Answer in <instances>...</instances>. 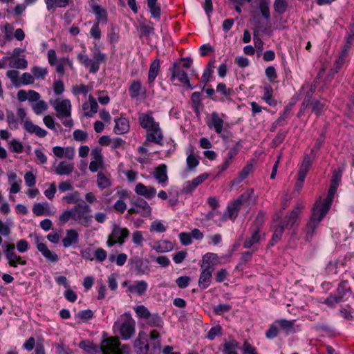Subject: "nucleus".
<instances>
[{
	"label": "nucleus",
	"instance_id": "obj_58",
	"mask_svg": "<svg viewBox=\"0 0 354 354\" xmlns=\"http://www.w3.org/2000/svg\"><path fill=\"white\" fill-rule=\"evenodd\" d=\"M6 116L8 127L12 130L17 129L18 128V122L14 113L12 111L7 110Z\"/></svg>",
	"mask_w": 354,
	"mask_h": 354
},
{
	"label": "nucleus",
	"instance_id": "obj_61",
	"mask_svg": "<svg viewBox=\"0 0 354 354\" xmlns=\"http://www.w3.org/2000/svg\"><path fill=\"white\" fill-rule=\"evenodd\" d=\"M6 76L10 80L12 84L18 86L19 84V73L17 70H9L6 72Z\"/></svg>",
	"mask_w": 354,
	"mask_h": 354
},
{
	"label": "nucleus",
	"instance_id": "obj_53",
	"mask_svg": "<svg viewBox=\"0 0 354 354\" xmlns=\"http://www.w3.org/2000/svg\"><path fill=\"white\" fill-rule=\"evenodd\" d=\"M34 113L39 115L48 109V104L45 101L39 100L32 105Z\"/></svg>",
	"mask_w": 354,
	"mask_h": 354
},
{
	"label": "nucleus",
	"instance_id": "obj_13",
	"mask_svg": "<svg viewBox=\"0 0 354 354\" xmlns=\"http://www.w3.org/2000/svg\"><path fill=\"white\" fill-rule=\"evenodd\" d=\"M129 231L127 228L115 225L107 240V245L112 247L115 243L123 244L124 239L129 236Z\"/></svg>",
	"mask_w": 354,
	"mask_h": 354
},
{
	"label": "nucleus",
	"instance_id": "obj_9",
	"mask_svg": "<svg viewBox=\"0 0 354 354\" xmlns=\"http://www.w3.org/2000/svg\"><path fill=\"white\" fill-rule=\"evenodd\" d=\"M122 286L127 288L126 293L130 297L144 295L149 287L148 283L145 280L125 281L122 283Z\"/></svg>",
	"mask_w": 354,
	"mask_h": 354
},
{
	"label": "nucleus",
	"instance_id": "obj_32",
	"mask_svg": "<svg viewBox=\"0 0 354 354\" xmlns=\"http://www.w3.org/2000/svg\"><path fill=\"white\" fill-rule=\"evenodd\" d=\"M160 64L158 59L153 60L151 63L147 78V82L150 86H153V82L160 72Z\"/></svg>",
	"mask_w": 354,
	"mask_h": 354
},
{
	"label": "nucleus",
	"instance_id": "obj_1",
	"mask_svg": "<svg viewBox=\"0 0 354 354\" xmlns=\"http://www.w3.org/2000/svg\"><path fill=\"white\" fill-rule=\"evenodd\" d=\"M329 209L328 205H322L321 198L316 201L312 209L311 216L304 230V239L306 241H310L313 237L316 234L317 229L320 222L327 214Z\"/></svg>",
	"mask_w": 354,
	"mask_h": 354
},
{
	"label": "nucleus",
	"instance_id": "obj_48",
	"mask_svg": "<svg viewBox=\"0 0 354 354\" xmlns=\"http://www.w3.org/2000/svg\"><path fill=\"white\" fill-rule=\"evenodd\" d=\"M8 61V66L12 68L25 69L28 66V62L26 59L24 58H14L10 57H9Z\"/></svg>",
	"mask_w": 354,
	"mask_h": 354
},
{
	"label": "nucleus",
	"instance_id": "obj_37",
	"mask_svg": "<svg viewBox=\"0 0 354 354\" xmlns=\"http://www.w3.org/2000/svg\"><path fill=\"white\" fill-rule=\"evenodd\" d=\"M96 183L101 190L111 187L112 183L110 175H106L102 171L98 172L96 176Z\"/></svg>",
	"mask_w": 354,
	"mask_h": 354
},
{
	"label": "nucleus",
	"instance_id": "obj_7",
	"mask_svg": "<svg viewBox=\"0 0 354 354\" xmlns=\"http://www.w3.org/2000/svg\"><path fill=\"white\" fill-rule=\"evenodd\" d=\"M254 191L248 189L242 194L236 200L232 202L227 207L224 214L225 218H234L238 214L241 206L248 203L252 197Z\"/></svg>",
	"mask_w": 354,
	"mask_h": 354
},
{
	"label": "nucleus",
	"instance_id": "obj_17",
	"mask_svg": "<svg viewBox=\"0 0 354 354\" xmlns=\"http://www.w3.org/2000/svg\"><path fill=\"white\" fill-rule=\"evenodd\" d=\"M134 192L137 195L143 196L148 200L153 198L156 195L155 187L153 186H146L141 183L136 185Z\"/></svg>",
	"mask_w": 354,
	"mask_h": 354
},
{
	"label": "nucleus",
	"instance_id": "obj_21",
	"mask_svg": "<svg viewBox=\"0 0 354 354\" xmlns=\"http://www.w3.org/2000/svg\"><path fill=\"white\" fill-rule=\"evenodd\" d=\"M8 184L10 185L9 192L10 194H17L21 189L22 180L18 178L17 174L12 171H8L6 174Z\"/></svg>",
	"mask_w": 354,
	"mask_h": 354
},
{
	"label": "nucleus",
	"instance_id": "obj_42",
	"mask_svg": "<svg viewBox=\"0 0 354 354\" xmlns=\"http://www.w3.org/2000/svg\"><path fill=\"white\" fill-rule=\"evenodd\" d=\"M145 320L147 324L150 327L160 329L163 327V320L158 313H151Z\"/></svg>",
	"mask_w": 354,
	"mask_h": 354
},
{
	"label": "nucleus",
	"instance_id": "obj_20",
	"mask_svg": "<svg viewBox=\"0 0 354 354\" xmlns=\"http://www.w3.org/2000/svg\"><path fill=\"white\" fill-rule=\"evenodd\" d=\"M149 261L140 257H135L131 259L132 268L137 274H144L149 270Z\"/></svg>",
	"mask_w": 354,
	"mask_h": 354
},
{
	"label": "nucleus",
	"instance_id": "obj_15",
	"mask_svg": "<svg viewBox=\"0 0 354 354\" xmlns=\"http://www.w3.org/2000/svg\"><path fill=\"white\" fill-rule=\"evenodd\" d=\"M310 164H311V161H310V157L308 156H305L301 164V166H300V168H299V170L298 172L297 180L295 183V190L297 192H299L303 187L304 179L306 176V174H307L308 169Z\"/></svg>",
	"mask_w": 354,
	"mask_h": 354
},
{
	"label": "nucleus",
	"instance_id": "obj_46",
	"mask_svg": "<svg viewBox=\"0 0 354 354\" xmlns=\"http://www.w3.org/2000/svg\"><path fill=\"white\" fill-rule=\"evenodd\" d=\"M93 13L96 16V21L94 23L106 24L107 22V14L106 12L102 9L100 6L95 5L92 8Z\"/></svg>",
	"mask_w": 354,
	"mask_h": 354
},
{
	"label": "nucleus",
	"instance_id": "obj_18",
	"mask_svg": "<svg viewBox=\"0 0 354 354\" xmlns=\"http://www.w3.org/2000/svg\"><path fill=\"white\" fill-rule=\"evenodd\" d=\"M82 110L86 117H93L98 110V104L92 95H89L88 100L82 104Z\"/></svg>",
	"mask_w": 354,
	"mask_h": 354
},
{
	"label": "nucleus",
	"instance_id": "obj_39",
	"mask_svg": "<svg viewBox=\"0 0 354 354\" xmlns=\"http://www.w3.org/2000/svg\"><path fill=\"white\" fill-rule=\"evenodd\" d=\"M239 344L234 339L225 340L223 344V354H238Z\"/></svg>",
	"mask_w": 354,
	"mask_h": 354
},
{
	"label": "nucleus",
	"instance_id": "obj_27",
	"mask_svg": "<svg viewBox=\"0 0 354 354\" xmlns=\"http://www.w3.org/2000/svg\"><path fill=\"white\" fill-rule=\"evenodd\" d=\"M53 152L59 158H66L68 160H73L75 154L74 148L71 147H62L56 146L53 147Z\"/></svg>",
	"mask_w": 354,
	"mask_h": 354
},
{
	"label": "nucleus",
	"instance_id": "obj_22",
	"mask_svg": "<svg viewBox=\"0 0 354 354\" xmlns=\"http://www.w3.org/2000/svg\"><path fill=\"white\" fill-rule=\"evenodd\" d=\"M140 126L148 130L149 129L153 128V127L158 126L159 122H156L154 118L152 115L151 111H148L147 113H140L138 118Z\"/></svg>",
	"mask_w": 354,
	"mask_h": 354
},
{
	"label": "nucleus",
	"instance_id": "obj_29",
	"mask_svg": "<svg viewBox=\"0 0 354 354\" xmlns=\"http://www.w3.org/2000/svg\"><path fill=\"white\" fill-rule=\"evenodd\" d=\"M262 236H263L261 232V230H259L258 227H252L251 236L245 240L243 247L245 248H250L257 243H259Z\"/></svg>",
	"mask_w": 354,
	"mask_h": 354
},
{
	"label": "nucleus",
	"instance_id": "obj_47",
	"mask_svg": "<svg viewBox=\"0 0 354 354\" xmlns=\"http://www.w3.org/2000/svg\"><path fill=\"white\" fill-rule=\"evenodd\" d=\"M107 39L113 45H115L119 40V28L111 24L107 31Z\"/></svg>",
	"mask_w": 354,
	"mask_h": 354
},
{
	"label": "nucleus",
	"instance_id": "obj_60",
	"mask_svg": "<svg viewBox=\"0 0 354 354\" xmlns=\"http://www.w3.org/2000/svg\"><path fill=\"white\" fill-rule=\"evenodd\" d=\"M186 162L189 169H192L196 167L199 164V161L193 154L192 149H190V153L187 156Z\"/></svg>",
	"mask_w": 354,
	"mask_h": 354
},
{
	"label": "nucleus",
	"instance_id": "obj_10",
	"mask_svg": "<svg viewBox=\"0 0 354 354\" xmlns=\"http://www.w3.org/2000/svg\"><path fill=\"white\" fill-rule=\"evenodd\" d=\"M131 207L128 209L130 214H138L142 217H148L151 214V207L149 204L142 198L131 201Z\"/></svg>",
	"mask_w": 354,
	"mask_h": 354
},
{
	"label": "nucleus",
	"instance_id": "obj_38",
	"mask_svg": "<svg viewBox=\"0 0 354 354\" xmlns=\"http://www.w3.org/2000/svg\"><path fill=\"white\" fill-rule=\"evenodd\" d=\"M79 235L75 230H66V236L62 240V244L64 248H68L73 244L76 243L78 241Z\"/></svg>",
	"mask_w": 354,
	"mask_h": 354
},
{
	"label": "nucleus",
	"instance_id": "obj_41",
	"mask_svg": "<svg viewBox=\"0 0 354 354\" xmlns=\"http://www.w3.org/2000/svg\"><path fill=\"white\" fill-rule=\"evenodd\" d=\"M201 273L198 279V286L203 288H207L211 283L212 271L207 269H201Z\"/></svg>",
	"mask_w": 354,
	"mask_h": 354
},
{
	"label": "nucleus",
	"instance_id": "obj_25",
	"mask_svg": "<svg viewBox=\"0 0 354 354\" xmlns=\"http://www.w3.org/2000/svg\"><path fill=\"white\" fill-rule=\"evenodd\" d=\"M163 139V133L160 125L153 127V128L147 130L146 140L161 145Z\"/></svg>",
	"mask_w": 354,
	"mask_h": 354
},
{
	"label": "nucleus",
	"instance_id": "obj_19",
	"mask_svg": "<svg viewBox=\"0 0 354 354\" xmlns=\"http://www.w3.org/2000/svg\"><path fill=\"white\" fill-rule=\"evenodd\" d=\"M225 115L222 114L220 115L216 112H213L210 115L209 120L207 122V125L210 129H214L215 132L220 134L223 131L224 120L223 117Z\"/></svg>",
	"mask_w": 354,
	"mask_h": 354
},
{
	"label": "nucleus",
	"instance_id": "obj_6",
	"mask_svg": "<svg viewBox=\"0 0 354 354\" xmlns=\"http://www.w3.org/2000/svg\"><path fill=\"white\" fill-rule=\"evenodd\" d=\"M50 103L57 112V117L62 120L63 124L66 127H71L73 122L71 118L72 109L71 101L68 99L57 98L50 100Z\"/></svg>",
	"mask_w": 354,
	"mask_h": 354
},
{
	"label": "nucleus",
	"instance_id": "obj_24",
	"mask_svg": "<svg viewBox=\"0 0 354 354\" xmlns=\"http://www.w3.org/2000/svg\"><path fill=\"white\" fill-rule=\"evenodd\" d=\"M218 262V258L216 254L207 252L202 258L201 269H207L213 272L214 266L217 265Z\"/></svg>",
	"mask_w": 354,
	"mask_h": 354
},
{
	"label": "nucleus",
	"instance_id": "obj_11",
	"mask_svg": "<svg viewBox=\"0 0 354 354\" xmlns=\"http://www.w3.org/2000/svg\"><path fill=\"white\" fill-rule=\"evenodd\" d=\"M342 175V171L341 170H335L333 171V178L331 180V183L328 192V195L325 198H321L322 205H328V207L330 208L334 196L337 191V188L341 181Z\"/></svg>",
	"mask_w": 354,
	"mask_h": 354
},
{
	"label": "nucleus",
	"instance_id": "obj_14",
	"mask_svg": "<svg viewBox=\"0 0 354 354\" xmlns=\"http://www.w3.org/2000/svg\"><path fill=\"white\" fill-rule=\"evenodd\" d=\"M35 243L37 249L41 253L47 262L55 263L59 260V256L55 252L49 250L46 244L41 242L40 237L36 236Z\"/></svg>",
	"mask_w": 354,
	"mask_h": 354
},
{
	"label": "nucleus",
	"instance_id": "obj_3",
	"mask_svg": "<svg viewBox=\"0 0 354 354\" xmlns=\"http://www.w3.org/2000/svg\"><path fill=\"white\" fill-rule=\"evenodd\" d=\"M113 329L114 334L122 340H129L136 333V322L130 314L124 313L114 323Z\"/></svg>",
	"mask_w": 354,
	"mask_h": 354
},
{
	"label": "nucleus",
	"instance_id": "obj_43",
	"mask_svg": "<svg viewBox=\"0 0 354 354\" xmlns=\"http://www.w3.org/2000/svg\"><path fill=\"white\" fill-rule=\"evenodd\" d=\"M299 213H300L299 207H297L295 209H293L290 213V214L287 217H286L284 223L283 225L286 228L292 227L297 223Z\"/></svg>",
	"mask_w": 354,
	"mask_h": 354
},
{
	"label": "nucleus",
	"instance_id": "obj_57",
	"mask_svg": "<svg viewBox=\"0 0 354 354\" xmlns=\"http://www.w3.org/2000/svg\"><path fill=\"white\" fill-rule=\"evenodd\" d=\"M132 242L138 247H142L143 245L144 237L143 233L141 231H134L131 234Z\"/></svg>",
	"mask_w": 354,
	"mask_h": 354
},
{
	"label": "nucleus",
	"instance_id": "obj_59",
	"mask_svg": "<svg viewBox=\"0 0 354 354\" xmlns=\"http://www.w3.org/2000/svg\"><path fill=\"white\" fill-rule=\"evenodd\" d=\"M31 72L33 75L34 78L36 79H44L47 75L48 71L46 68H41L38 66H34L31 68Z\"/></svg>",
	"mask_w": 354,
	"mask_h": 354
},
{
	"label": "nucleus",
	"instance_id": "obj_12",
	"mask_svg": "<svg viewBox=\"0 0 354 354\" xmlns=\"http://www.w3.org/2000/svg\"><path fill=\"white\" fill-rule=\"evenodd\" d=\"M171 73V81L177 80L183 84L186 85L191 89H194V86H192L187 72L181 67V66L174 62L169 68Z\"/></svg>",
	"mask_w": 354,
	"mask_h": 354
},
{
	"label": "nucleus",
	"instance_id": "obj_30",
	"mask_svg": "<svg viewBox=\"0 0 354 354\" xmlns=\"http://www.w3.org/2000/svg\"><path fill=\"white\" fill-rule=\"evenodd\" d=\"M24 128L28 133L35 134L39 138H44L47 135V131L45 129L33 124L30 120L24 121Z\"/></svg>",
	"mask_w": 354,
	"mask_h": 354
},
{
	"label": "nucleus",
	"instance_id": "obj_40",
	"mask_svg": "<svg viewBox=\"0 0 354 354\" xmlns=\"http://www.w3.org/2000/svg\"><path fill=\"white\" fill-rule=\"evenodd\" d=\"M346 291L344 290V288L342 286H339L337 289V292L335 295L334 296H330L328 298H327L324 304L330 306H333L336 304L339 303L343 299V296L346 295Z\"/></svg>",
	"mask_w": 354,
	"mask_h": 354
},
{
	"label": "nucleus",
	"instance_id": "obj_16",
	"mask_svg": "<svg viewBox=\"0 0 354 354\" xmlns=\"http://www.w3.org/2000/svg\"><path fill=\"white\" fill-rule=\"evenodd\" d=\"M91 162L89 164V169L91 172H96L104 167L103 156L101 150L95 148L91 151Z\"/></svg>",
	"mask_w": 354,
	"mask_h": 354
},
{
	"label": "nucleus",
	"instance_id": "obj_35",
	"mask_svg": "<svg viewBox=\"0 0 354 354\" xmlns=\"http://www.w3.org/2000/svg\"><path fill=\"white\" fill-rule=\"evenodd\" d=\"M142 83L140 80H133L130 83L129 93L131 98H138L142 93H145Z\"/></svg>",
	"mask_w": 354,
	"mask_h": 354
},
{
	"label": "nucleus",
	"instance_id": "obj_5",
	"mask_svg": "<svg viewBox=\"0 0 354 354\" xmlns=\"http://www.w3.org/2000/svg\"><path fill=\"white\" fill-rule=\"evenodd\" d=\"M93 57L90 59L84 50L77 55V59L86 68H88L92 73H97L100 69V65L106 58V55L102 53L98 48L95 46L92 50Z\"/></svg>",
	"mask_w": 354,
	"mask_h": 354
},
{
	"label": "nucleus",
	"instance_id": "obj_56",
	"mask_svg": "<svg viewBox=\"0 0 354 354\" xmlns=\"http://www.w3.org/2000/svg\"><path fill=\"white\" fill-rule=\"evenodd\" d=\"M9 149L12 152L21 153L24 149L23 144L18 140L13 139L8 142Z\"/></svg>",
	"mask_w": 354,
	"mask_h": 354
},
{
	"label": "nucleus",
	"instance_id": "obj_49",
	"mask_svg": "<svg viewBox=\"0 0 354 354\" xmlns=\"http://www.w3.org/2000/svg\"><path fill=\"white\" fill-rule=\"evenodd\" d=\"M295 320L278 319L275 321V324L278 327L281 328L286 333L294 332Z\"/></svg>",
	"mask_w": 354,
	"mask_h": 354
},
{
	"label": "nucleus",
	"instance_id": "obj_64",
	"mask_svg": "<svg viewBox=\"0 0 354 354\" xmlns=\"http://www.w3.org/2000/svg\"><path fill=\"white\" fill-rule=\"evenodd\" d=\"M166 227L160 221H156L151 223L150 225V231L162 233L166 231Z\"/></svg>",
	"mask_w": 354,
	"mask_h": 354
},
{
	"label": "nucleus",
	"instance_id": "obj_28",
	"mask_svg": "<svg viewBox=\"0 0 354 354\" xmlns=\"http://www.w3.org/2000/svg\"><path fill=\"white\" fill-rule=\"evenodd\" d=\"M151 250L157 253L170 252L174 249L173 243L167 240H158L151 244Z\"/></svg>",
	"mask_w": 354,
	"mask_h": 354
},
{
	"label": "nucleus",
	"instance_id": "obj_45",
	"mask_svg": "<svg viewBox=\"0 0 354 354\" xmlns=\"http://www.w3.org/2000/svg\"><path fill=\"white\" fill-rule=\"evenodd\" d=\"M79 347L87 353H97L100 352V346H98L90 340L80 342Z\"/></svg>",
	"mask_w": 354,
	"mask_h": 354
},
{
	"label": "nucleus",
	"instance_id": "obj_34",
	"mask_svg": "<svg viewBox=\"0 0 354 354\" xmlns=\"http://www.w3.org/2000/svg\"><path fill=\"white\" fill-rule=\"evenodd\" d=\"M32 212L36 216H49L53 214L55 212L50 210L48 203H35L32 207Z\"/></svg>",
	"mask_w": 354,
	"mask_h": 354
},
{
	"label": "nucleus",
	"instance_id": "obj_31",
	"mask_svg": "<svg viewBox=\"0 0 354 354\" xmlns=\"http://www.w3.org/2000/svg\"><path fill=\"white\" fill-rule=\"evenodd\" d=\"M279 216H275L272 223V229L274 232L272 238V245L277 243L282 236L284 228L286 227L281 222L278 221Z\"/></svg>",
	"mask_w": 354,
	"mask_h": 354
},
{
	"label": "nucleus",
	"instance_id": "obj_4",
	"mask_svg": "<svg viewBox=\"0 0 354 354\" xmlns=\"http://www.w3.org/2000/svg\"><path fill=\"white\" fill-rule=\"evenodd\" d=\"M101 354H131L129 344H121L118 337H109L103 339L100 344Z\"/></svg>",
	"mask_w": 354,
	"mask_h": 354
},
{
	"label": "nucleus",
	"instance_id": "obj_63",
	"mask_svg": "<svg viewBox=\"0 0 354 354\" xmlns=\"http://www.w3.org/2000/svg\"><path fill=\"white\" fill-rule=\"evenodd\" d=\"M90 35L95 40H100L102 36V32L98 23H94L90 30Z\"/></svg>",
	"mask_w": 354,
	"mask_h": 354
},
{
	"label": "nucleus",
	"instance_id": "obj_55",
	"mask_svg": "<svg viewBox=\"0 0 354 354\" xmlns=\"http://www.w3.org/2000/svg\"><path fill=\"white\" fill-rule=\"evenodd\" d=\"M348 46H346L343 50L341 55L339 56L338 59L335 62L334 71L335 73H337L339 70L341 68L342 66L344 64L346 60V57L348 50Z\"/></svg>",
	"mask_w": 354,
	"mask_h": 354
},
{
	"label": "nucleus",
	"instance_id": "obj_33",
	"mask_svg": "<svg viewBox=\"0 0 354 354\" xmlns=\"http://www.w3.org/2000/svg\"><path fill=\"white\" fill-rule=\"evenodd\" d=\"M114 121L115 127L113 131L116 134H124L129 131L130 127L127 118L121 117L115 118Z\"/></svg>",
	"mask_w": 354,
	"mask_h": 354
},
{
	"label": "nucleus",
	"instance_id": "obj_50",
	"mask_svg": "<svg viewBox=\"0 0 354 354\" xmlns=\"http://www.w3.org/2000/svg\"><path fill=\"white\" fill-rule=\"evenodd\" d=\"M93 89L92 86L85 85L83 84H76L72 87V93L75 95H79L83 94L85 97L88 92H91Z\"/></svg>",
	"mask_w": 354,
	"mask_h": 354
},
{
	"label": "nucleus",
	"instance_id": "obj_54",
	"mask_svg": "<svg viewBox=\"0 0 354 354\" xmlns=\"http://www.w3.org/2000/svg\"><path fill=\"white\" fill-rule=\"evenodd\" d=\"M138 318L146 319L151 314L150 311L144 305H138L133 308Z\"/></svg>",
	"mask_w": 354,
	"mask_h": 354
},
{
	"label": "nucleus",
	"instance_id": "obj_62",
	"mask_svg": "<svg viewBox=\"0 0 354 354\" xmlns=\"http://www.w3.org/2000/svg\"><path fill=\"white\" fill-rule=\"evenodd\" d=\"M63 200L69 204L77 203L80 201V193L77 191L69 193L63 197Z\"/></svg>",
	"mask_w": 354,
	"mask_h": 354
},
{
	"label": "nucleus",
	"instance_id": "obj_23",
	"mask_svg": "<svg viewBox=\"0 0 354 354\" xmlns=\"http://www.w3.org/2000/svg\"><path fill=\"white\" fill-rule=\"evenodd\" d=\"M149 337L151 341V354H160L161 348L160 333L156 329L151 330Z\"/></svg>",
	"mask_w": 354,
	"mask_h": 354
},
{
	"label": "nucleus",
	"instance_id": "obj_52",
	"mask_svg": "<svg viewBox=\"0 0 354 354\" xmlns=\"http://www.w3.org/2000/svg\"><path fill=\"white\" fill-rule=\"evenodd\" d=\"M158 0H147V6L152 17L159 19L160 16V8L157 3Z\"/></svg>",
	"mask_w": 354,
	"mask_h": 354
},
{
	"label": "nucleus",
	"instance_id": "obj_8",
	"mask_svg": "<svg viewBox=\"0 0 354 354\" xmlns=\"http://www.w3.org/2000/svg\"><path fill=\"white\" fill-rule=\"evenodd\" d=\"M3 249L10 267L17 268L19 266L26 265V260L16 253L15 245L13 243H5Z\"/></svg>",
	"mask_w": 354,
	"mask_h": 354
},
{
	"label": "nucleus",
	"instance_id": "obj_51",
	"mask_svg": "<svg viewBox=\"0 0 354 354\" xmlns=\"http://www.w3.org/2000/svg\"><path fill=\"white\" fill-rule=\"evenodd\" d=\"M263 91V100L270 106H274L276 104V102L272 97L273 90L272 86L267 84L264 86Z\"/></svg>",
	"mask_w": 354,
	"mask_h": 354
},
{
	"label": "nucleus",
	"instance_id": "obj_44",
	"mask_svg": "<svg viewBox=\"0 0 354 354\" xmlns=\"http://www.w3.org/2000/svg\"><path fill=\"white\" fill-rule=\"evenodd\" d=\"M48 10H54L57 8H66L72 0H44Z\"/></svg>",
	"mask_w": 354,
	"mask_h": 354
},
{
	"label": "nucleus",
	"instance_id": "obj_26",
	"mask_svg": "<svg viewBox=\"0 0 354 354\" xmlns=\"http://www.w3.org/2000/svg\"><path fill=\"white\" fill-rule=\"evenodd\" d=\"M153 176L159 184L165 187L168 181L167 166L164 164L159 165L155 168Z\"/></svg>",
	"mask_w": 354,
	"mask_h": 354
},
{
	"label": "nucleus",
	"instance_id": "obj_36",
	"mask_svg": "<svg viewBox=\"0 0 354 354\" xmlns=\"http://www.w3.org/2000/svg\"><path fill=\"white\" fill-rule=\"evenodd\" d=\"M74 169V165L72 162L61 161L55 169V172L59 175H69Z\"/></svg>",
	"mask_w": 354,
	"mask_h": 354
},
{
	"label": "nucleus",
	"instance_id": "obj_2",
	"mask_svg": "<svg viewBox=\"0 0 354 354\" xmlns=\"http://www.w3.org/2000/svg\"><path fill=\"white\" fill-rule=\"evenodd\" d=\"M90 212L91 207L88 205L74 207L71 209L64 211L59 215V221L61 224H65L71 219L76 223L88 227L92 221Z\"/></svg>",
	"mask_w": 354,
	"mask_h": 354
}]
</instances>
